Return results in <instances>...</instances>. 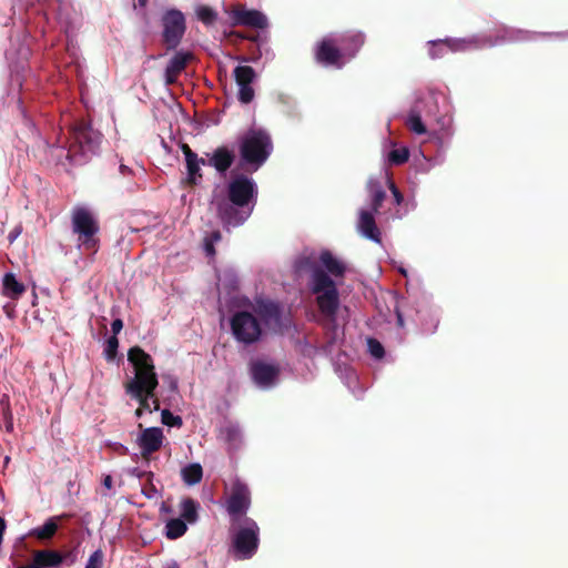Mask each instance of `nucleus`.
Wrapping results in <instances>:
<instances>
[{
    "label": "nucleus",
    "mask_w": 568,
    "mask_h": 568,
    "mask_svg": "<svg viewBox=\"0 0 568 568\" xmlns=\"http://www.w3.org/2000/svg\"><path fill=\"white\" fill-rule=\"evenodd\" d=\"M103 486L106 488V489H111L112 488V485H113V480H112V477L110 475H105L104 478H103V481H102Z\"/></svg>",
    "instance_id": "obj_48"
},
{
    "label": "nucleus",
    "mask_w": 568,
    "mask_h": 568,
    "mask_svg": "<svg viewBox=\"0 0 568 568\" xmlns=\"http://www.w3.org/2000/svg\"><path fill=\"white\" fill-rule=\"evenodd\" d=\"M153 473H149L145 484L142 486V494L148 499H155L160 496L159 489L153 484Z\"/></svg>",
    "instance_id": "obj_36"
},
{
    "label": "nucleus",
    "mask_w": 568,
    "mask_h": 568,
    "mask_svg": "<svg viewBox=\"0 0 568 568\" xmlns=\"http://www.w3.org/2000/svg\"><path fill=\"white\" fill-rule=\"evenodd\" d=\"M409 152L406 148L395 149L388 153V162L393 165H400L408 161Z\"/></svg>",
    "instance_id": "obj_34"
},
{
    "label": "nucleus",
    "mask_w": 568,
    "mask_h": 568,
    "mask_svg": "<svg viewBox=\"0 0 568 568\" xmlns=\"http://www.w3.org/2000/svg\"><path fill=\"white\" fill-rule=\"evenodd\" d=\"M128 361L132 364L134 376L124 383L125 392L156 390L159 378L153 358L140 346H133L128 352Z\"/></svg>",
    "instance_id": "obj_4"
},
{
    "label": "nucleus",
    "mask_w": 568,
    "mask_h": 568,
    "mask_svg": "<svg viewBox=\"0 0 568 568\" xmlns=\"http://www.w3.org/2000/svg\"><path fill=\"white\" fill-rule=\"evenodd\" d=\"M369 192L372 196V211L377 213L386 199V192L378 182H372L369 184Z\"/></svg>",
    "instance_id": "obj_30"
},
{
    "label": "nucleus",
    "mask_w": 568,
    "mask_h": 568,
    "mask_svg": "<svg viewBox=\"0 0 568 568\" xmlns=\"http://www.w3.org/2000/svg\"><path fill=\"white\" fill-rule=\"evenodd\" d=\"M0 423H3L7 432L13 430V417L7 395H3L0 399Z\"/></svg>",
    "instance_id": "obj_29"
},
{
    "label": "nucleus",
    "mask_w": 568,
    "mask_h": 568,
    "mask_svg": "<svg viewBox=\"0 0 568 568\" xmlns=\"http://www.w3.org/2000/svg\"><path fill=\"white\" fill-rule=\"evenodd\" d=\"M314 58L318 64L335 69H342L347 63L337 38L332 34L317 41L314 47Z\"/></svg>",
    "instance_id": "obj_8"
},
{
    "label": "nucleus",
    "mask_w": 568,
    "mask_h": 568,
    "mask_svg": "<svg viewBox=\"0 0 568 568\" xmlns=\"http://www.w3.org/2000/svg\"><path fill=\"white\" fill-rule=\"evenodd\" d=\"M71 227L78 242L85 250L97 251L100 232L99 221L94 214L84 206H75L71 212Z\"/></svg>",
    "instance_id": "obj_6"
},
{
    "label": "nucleus",
    "mask_w": 568,
    "mask_h": 568,
    "mask_svg": "<svg viewBox=\"0 0 568 568\" xmlns=\"http://www.w3.org/2000/svg\"><path fill=\"white\" fill-rule=\"evenodd\" d=\"M194 59L192 52L178 51L170 59L166 68L172 70V72L181 73L186 68L187 63Z\"/></svg>",
    "instance_id": "obj_26"
},
{
    "label": "nucleus",
    "mask_w": 568,
    "mask_h": 568,
    "mask_svg": "<svg viewBox=\"0 0 568 568\" xmlns=\"http://www.w3.org/2000/svg\"><path fill=\"white\" fill-rule=\"evenodd\" d=\"M298 272H312V292L316 295L320 312L334 322L339 308V293L333 278L311 256H301L295 262Z\"/></svg>",
    "instance_id": "obj_2"
},
{
    "label": "nucleus",
    "mask_w": 568,
    "mask_h": 568,
    "mask_svg": "<svg viewBox=\"0 0 568 568\" xmlns=\"http://www.w3.org/2000/svg\"><path fill=\"white\" fill-rule=\"evenodd\" d=\"M204 250L207 256L215 255L214 243H212V240L204 239Z\"/></svg>",
    "instance_id": "obj_43"
},
{
    "label": "nucleus",
    "mask_w": 568,
    "mask_h": 568,
    "mask_svg": "<svg viewBox=\"0 0 568 568\" xmlns=\"http://www.w3.org/2000/svg\"><path fill=\"white\" fill-rule=\"evenodd\" d=\"M258 187L255 181L244 173H232L225 187V197L214 202L216 215L224 226H240L252 214Z\"/></svg>",
    "instance_id": "obj_1"
},
{
    "label": "nucleus",
    "mask_w": 568,
    "mask_h": 568,
    "mask_svg": "<svg viewBox=\"0 0 568 568\" xmlns=\"http://www.w3.org/2000/svg\"><path fill=\"white\" fill-rule=\"evenodd\" d=\"M357 229L366 239L378 244L382 243V233L376 224L374 212L361 210Z\"/></svg>",
    "instance_id": "obj_20"
},
{
    "label": "nucleus",
    "mask_w": 568,
    "mask_h": 568,
    "mask_svg": "<svg viewBox=\"0 0 568 568\" xmlns=\"http://www.w3.org/2000/svg\"><path fill=\"white\" fill-rule=\"evenodd\" d=\"M199 164L200 165H205V164H207V161H205L203 158L199 156Z\"/></svg>",
    "instance_id": "obj_54"
},
{
    "label": "nucleus",
    "mask_w": 568,
    "mask_h": 568,
    "mask_svg": "<svg viewBox=\"0 0 568 568\" xmlns=\"http://www.w3.org/2000/svg\"><path fill=\"white\" fill-rule=\"evenodd\" d=\"M432 57H433V58H436V57H438V54H437V53H435V52H433V53H432Z\"/></svg>",
    "instance_id": "obj_58"
},
{
    "label": "nucleus",
    "mask_w": 568,
    "mask_h": 568,
    "mask_svg": "<svg viewBox=\"0 0 568 568\" xmlns=\"http://www.w3.org/2000/svg\"><path fill=\"white\" fill-rule=\"evenodd\" d=\"M240 169L256 172L273 152L271 135L262 129H251L237 139Z\"/></svg>",
    "instance_id": "obj_3"
},
{
    "label": "nucleus",
    "mask_w": 568,
    "mask_h": 568,
    "mask_svg": "<svg viewBox=\"0 0 568 568\" xmlns=\"http://www.w3.org/2000/svg\"><path fill=\"white\" fill-rule=\"evenodd\" d=\"M149 473L150 471L139 470L138 468H134L133 471H132V474L135 475L140 479H142V478H146L148 479Z\"/></svg>",
    "instance_id": "obj_47"
},
{
    "label": "nucleus",
    "mask_w": 568,
    "mask_h": 568,
    "mask_svg": "<svg viewBox=\"0 0 568 568\" xmlns=\"http://www.w3.org/2000/svg\"><path fill=\"white\" fill-rule=\"evenodd\" d=\"M179 73L172 72L169 68H165L164 79L168 85L174 84L178 81Z\"/></svg>",
    "instance_id": "obj_42"
},
{
    "label": "nucleus",
    "mask_w": 568,
    "mask_h": 568,
    "mask_svg": "<svg viewBox=\"0 0 568 568\" xmlns=\"http://www.w3.org/2000/svg\"><path fill=\"white\" fill-rule=\"evenodd\" d=\"M141 7H145L149 0H138Z\"/></svg>",
    "instance_id": "obj_56"
},
{
    "label": "nucleus",
    "mask_w": 568,
    "mask_h": 568,
    "mask_svg": "<svg viewBox=\"0 0 568 568\" xmlns=\"http://www.w3.org/2000/svg\"><path fill=\"white\" fill-rule=\"evenodd\" d=\"M143 413H144V410L141 407H138L135 410V416L138 418H140V417H142Z\"/></svg>",
    "instance_id": "obj_53"
},
{
    "label": "nucleus",
    "mask_w": 568,
    "mask_h": 568,
    "mask_svg": "<svg viewBox=\"0 0 568 568\" xmlns=\"http://www.w3.org/2000/svg\"><path fill=\"white\" fill-rule=\"evenodd\" d=\"M164 568H180V565L175 560H171V561L166 562Z\"/></svg>",
    "instance_id": "obj_52"
},
{
    "label": "nucleus",
    "mask_w": 568,
    "mask_h": 568,
    "mask_svg": "<svg viewBox=\"0 0 568 568\" xmlns=\"http://www.w3.org/2000/svg\"><path fill=\"white\" fill-rule=\"evenodd\" d=\"M104 555L101 549L95 550L88 559L85 568H102Z\"/></svg>",
    "instance_id": "obj_39"
},
{
    "label": "nucleus",
    "mask_w": 568,
    "mask_h": 568,
    "mask_svg": "<svg viewBox=\"0 0 568 568\" xmlns=\"http://www.w3.org/2000/svg\"><path fill=\"white\" fill-rule=\"evenodd\" d=\"M209 155L207 165L214 168L219 173H225L235 161V153L226 145L217 146Z\"/></svg>",
    "instance_id": "obj_19"
},
{
    "label": "nucleus",
    "mask_w": 568,
    "mask_h": 568,
    "mask_svg": "<svg viewBox=\"0 0 568 568\" xmlns=\"http://www.w3.org/2000/svg\"><path fill=\"white\" fill-rule=\"evenodd\" d=\"M162 38L168 50H175L185 33V18L178 9L168 10L162 17Z\"/></svg>",
    "instance_id": "obj_9"
},
{
    "label": "nucleus",
    "mask_w": 568,
    "mask_h": 568,
    "mask_svg": "<svg viewBox=\"0 0 568 568\" xmlns=\"http://www.w3.org/2000/svg\"><path fill=\"white\" fill-rule=\"evenodd\" d=\"M250 372L254 383L261 387L272 386L280 375V368L263 361L251 363Z\"/></svg>",
    "instance_id": "obj_13"
},
{
    "label": "nucleus",
    "mask_w": 568,
    "mask_h": 568,
    "mask_svg": "<svg viewBox=\"0 0 568 568\" xmlns=\"http://www.w3.org/2000/svg\"><path fill=\"white\" fill-rule=\"evenodd\" d=\"M60 518L61 517L49 518L41 527L34 528L31 531V535L37 537L40 540L51 539L55 535V532L59 528L57 520Z\"/></svg>",
    "instance_id": "obj_25"
},
{
    "label": "nucleus",
    "mask_w": 568,
    "mask_h": 568,
    "mask_svg": "<svg viewBox=\"0 0 568 568\" xmlns=\"http://www.w3.org/2000/svg\"><path fill=\"white\" fill-rule=\"evenodd\" d=\"M503 40L505 41H531L536 38L537 33L521 29H506Z\"/></svg>",
    "instance_id": "obj_31"
},
{
    "label": "nucleus",
    "mask_w": 568,
    "mask_h": 568,
    "mask_svg": "<svg viewBox=\"0 0 568 568\" xmlns=\"http://www.w3.org/2000/svg\"><path fill=\"white\" fill-rule=\"evenodd\" d=\"M235 82L239 85V101L248 104L254 99L252 83L256 78L254 69L250 65H237L233 71Z\"/></svg>",
    "instance_id": "obj_11"
},
{
    "label": "nucleus",
    "mask_w": 568,
    "mask_h": 568,
    "mask_svg": "<svg viewBox=\"0 0 568 568\" xmlns=\"http://www.w3.org/2000/svg\"><path fill=\"white\" fill-rule=\"evenodd\" d=\"M408 128L417 133V134H424L426 133V126L422 121V118L417 113H410L407 120Z\"/></svg>",
    "instance_id": "obj_37"
},
{
    "label": "nucleus",
    "mask_w": 568,
    "mask_h": 568,
    "mask_svg": "<svg viewBox=\"0 0 568 568\" xmlns=\"http://www.w3.org/2000/svg\"><path fill=\"white\" fill-rule=\"evenodd\" d=\"M389 190L393 193V196H394V200H395L396 204L400 205L402 202L404 201V196L400 193V191L398 190V187L395 185V183L392 182V181H389Z\"/></svg>",
    "instance_id": "obj_41"
},
{
    "label": "nucleus",
    "mask_w": 568,
    "mask_h": 568,
    "mask_svg": "<svg viewBox=\"0 0 568 568\" xmlns=\"http://www.w3.org/2000/svg\"><path fill=\"white\" fill-rule=\"evenodd\" d=\"M396 316H397V324H398V326L403 327L404 326V320H403L402 313L398 310H396Z\"/></svg>",
    "instance_id": "obj_51"
},
{
    "label": "nucleus",
    "mask_w": 568,
    "mask_h": 568,
    "mask_svg": "<svg viewBox=\"0 0 568 568\" xmlns=\"http://www.w3.org/2000/svg\"><path fill=\"white\" fill-rule=\"evenodd\" d=\"M120 170H121V172H122V173H124V172H126V171H130V170H129L125 165H123V164L120 166Z\"/></svg>",
    "instance_id": "obj_57"
},
{
    "label": "nucleus",
    "mask_w": 568,
    "mask_h": 568,
    "mask_svg": "<svg viewBox=\"0 0 568 568\" xmlns=\"http://www.w3.org/2000/svg\"><path fill=\"white\" fill-rule=\"evenodd\" d=\"M155 390H150L149 393H144V390H139L136 394L135 392H125L126 395H129L132 399H135L139 403V407H141L144 412H152L151 407V398L154 397Z\"/></svg>",
    "instance_id": "obj_32"
},
{
    "label": "nucleus",
    "mask_w": 568,
    "mask_h": 568,
    "mask_svg": "<svg viewBox=\"0 0 568 568\" xmlns=\"http://www.w3.org/2000/svg\"><path fill=\"white\" fill-rule=\"evenodd\" d=\"M123 328V322L122 320L120 318H116L112 322L111 324V329H112V333H113V336H115L116 334H119L121 332V329Z\"/></svg>",
    "instance_id": "obj_44"
},
{
    "label": "nucleus",
    "mask_w": 568,
    "mask_h": 568,
    "mask_svg": "<svg viewBox=\"0 0 568 568\" xmlns=\"http://www.w3.org/2000/svg\"><path fill=\"white\" fill-rule=\"evenodd\" d=\"M4 530H6V520L2 517H0V544L2 542Z\"/></svg>",
    "instance_id": "obj_50"
},
{
    "label": "nucleus",
    "mask_w": 568,
    "mask_h": 568,
    "mask_svg": "<svg viewBox=\"0 0 568 568\" xmlns=\"http://www.w3.org/2000/svg\"><path fill=\"white\" fill-rule=\"evenodd\" d=\"M234 338L242 344L251 345L260 341L262 325L258 318L248 311H237L230 321Z\"/></svg>",
    "instance_id": "obj_7"
},
{
    "label": "nucleus",
    "mask_w": 568,
    "mask_h": 568,
    "mask_svg": "<svg viewBox=\"0 0 568 568\" xmlns=\"http://www.w3.org/2000/svg\"><path fill=\"white\" fill-rule=\"evenodd\" d=\"M251 504L248 487L236 480L231 488V494L227 499L226 509L231 516H240L246 513Z\"/></svg>",
    "instance_id": "obj_12"
},
{
    "label": "nucleus",
    "mask_w": 568,
    "mask_h": 568,
    "mask_svg": "<svg viewBox=\"0 0 568 568\" xmlns=\"http://www.w3.org/2000/svg\"><path fill=\"white\" fill-rule=\"evenodd\" d=\"M181 475L185 484L195 485L202 480L203 469L200 464H190L182 469Z\"/></svg>",
    "instance_id": "obj_28"
},
{
    "label": "nucleus",
    "mask_w": 568,
    "mask_h": 568,
    "mask_svg": "<svg viewBox=\"0 0 568 568\" xmlns=\"http://www.w3.org/2000/svg\"><path fill=\"white\" fill-rule=\"evenodd\" d=\"M320 260L331 275L336 277L344 275L346 270L345 265L335 258L329 251H323L320 255Z\"/></svg>",
    "instance_id": "obj_22"
},
{
    "label": "nucleus",
    "mask_w": 568,
    "mask_h": 568,
    "mask_svg": "<svg viewBox=\"0 0 568 568\" xmlns=\"http://www.w3.org/2000/svg\"><path fill=\"white\" fill-rule=\"evenodd\" d=\"M206 240H212V243H216L221 241L222 234L220 231H213L210 235L205 237Z\"/></svg>",
    "instance_id": "obj_45"
},
{
    "label": "nucleus",
    "mask_w": 568,
    "mask_h": 568,
    "mask_svg": "<svg viewBox=\"0 0 568 568\" xmlns=\"http://www.w3.org/2000/svg\"><path fill=\"white\" fill-rule=\"evenodd\" d=\"M199 503L193 498L186 497L182 499L180 505L181 518L189 524H194L199 518Z\"/></svg>",
    "instance_id": "obj_23"
},
{
    "label": "nucleus",
    "mask_w": 568,
    "mask_h": 568,
    "mask_svg": "<svg viewBox=\"0 0 568 568\" xmlns=\"http://www.w3.org/2000/svg\"><path fill=\"white\" fill-rule=\"evenodd\" d=\"M233 547L239 559H248L258 547V527L252 521L247 527L240 528L233 539Z\"/></svg>",
    "instance_id": "obj_10"
},
{
    "label": "nucleus",
    "mask_w": 568,
    "mask_h": 568,
    "mask_svg": "<svg viewBox=\"0 0 568 568\" xmlns=\"http://www.w3.org/2000/svg\"><path fill=\"white\" fill-rule=\"evenodd\" d=\"M169 507L165 505V503L162 504L161 506V511H169Z\"/></svg>",
    "instance_id": "obj_55"
},
{
    "label": "nucleus",
    "mask_w": 568,
    "mask_h": 568,
    "mask_svg": "<svg viewBox=\"0 0 568 568\" xmlns=\"http://www.w3.org/2000/svg\"><path fill=\"white\" fill-rule=\"evenodd\" d=\"M151 402H152V405H151L152 412L153 410L154 412L159 410L160 409V400H159V398H158V396L155 394H154V397L151 398Z\"/></svg>",
    "instance_id": "obj_49"
},
{
    "label": "nucleus",
    "mask_w": 568,
    "mask_h": 568,
    "mask_svg": "<svg viewBox=\"0 0 568 568\" xmlns=\"http://www.w3.org/2000/svg\"><path fill=\"white\" fill-rule=\"evenodd\" d=\"M118 347H119V341H118L116 336L109 337L106 341L105 349H104V354H105V357L108 361H112L115 358Z\"/></svg>",
    "instance_id": "obj_38"
},
{
    "label": "nucleus",
    "mask_w": 568,
    "mask_h": 568,
    "mask_svg": "<svg viewBox=\"0 0 568 568\" xmlns=\"http://www.w3.org/2000/svg\"><path fill=\"white\" fill-rule=\"evenodd\" d=\"M181 150L185 159L187 173L186 181L190 185H196L203 176L201 165L199 164V155L186 143L181 145Z\"/></svg>",
    "instance_id": "obj_21"
},
{
    "label": "nucleus",
    "mask_w": 568,
    "mask_h": 568,
    "mask_svg": "<svg viewBox=\"0 0 568 568\" xmlns=\"http://www.w3.org/2000/svg\"><path fill=\"white\" fill-rule=\"evenodd\" d=\"M336 38L346 62L354 59L365 43V36L361 31H348Z\"/></svg>",
    "instance_id": "obj_15"
},
{
    "label": "nucleus",
    "mask_w": 568,
    "mask_h": 568,
    "mask_svg": "<svg viewBox=\"0 0 568 568\" xmlns=\"http://www.w3.org/2000/svg\"><path fill=\"white\" fill-rule=\"evenodd\" d=\"M254 313L266 325L276 327L281 325L282 312L280 305L272 301H256Z\"/></svg>",
    "instance_id": "obj_16"
},
{
    "label": "nucleus",
    "mask_w": 568,
    "mask_h": 568,
    "mask_svg": "<svg viewBox=\"0 0 568 568\" xmlns=\"http://www.w3.org/2000/svg\"><path fill=\"white\" fill-rule=\"evenodd\" d=\"M161 419H162V423L169 427L180 428L183 425V420H182L181 416L174 415L169 409H163L161 412Z\"/></svg>",
    "instance_id": "obj_35"
},
{
    "label": "nucleus",
    "mask_w": 568,
    "mask_h": 568,
    "mask_svg": "<svg viewBox=\"0 0 568 568\" xmlns=\"http://www.w3.org/2000/svg\"><path fill=\"white\" fill-rule=\"evenodd\" d=\"M163 432L159 427H150L143 429L140 437L138 438V445L141 448V455L144 459L158 452L163 443Z\"/></svg>",
    "instance_id": "obj_14"
},
{
    "label": "nucleus",
    "mask_w": 568,
    "mask_h": 568,
    "mask_svg": "<svg viewBox=\"0 0 568 568\" xmlns=\"http://www.w3.org/2000/svg\"><path fill=\"white\" fill-rule=\"evenodd\" d=\"M72 142L67 158L74 165L85 163L90 154L95 153L101 142V134L84 121L78 122L71 131Z\"/></svg>",
    "instance_id": "obj_5"
},
{
    "label": "nucleus",
    "mask_w": 568,
    "mask_h": 568,
    "mask_svg": "<svg viewBox=\"0 0 568 568\" xmlns=\"http://www.w3.org/2000/svg\"><path fill=\"white\" fill-rule=\"evenodd\" d=\"M234 24L246 26L257 29L267 27L266 17L258 10H247L244 8H235L232 12Z\"/></svg>",
    "instance_id": "obj_17"
},
{
    "label": "nucleus",
    "mask_w": 568,
    "mask_h": 568,
    "mask_svg": "<svg viewBox=\"0 0 568 568\" xmlns=\"http://www.w3.org/2000/svg\"><path fill=\"white\" fill-rule=\"evenodd\" d=\"M63 561L64 556L57 550H37L33 552L32 562L17 568H51L60 566Z\"/></svg>",
    "instance_id": "obj_18"
},
{
    "label": "nucleus",
    "mask_w": 568,
    "mask_h": 568,
    "mask_svg": "<svg viewBox=\"0 0 568 568\" xmlns=\"http://www.w3.org/2000/svg\"><path fill=\"white\" fill-rule=\"evenodd\" d=\"M24 291V285L18 282L14 274L7 273L3 276V292L6 296L10 298H18Z\"/></svg>",
    "instance_id": "obj_24"
},
{
    "label": "nucleus",
    "mask_w": 568,
    "mask_h": 568,
    "mask_svg": "<svg viewBox=\"0 0 568 568\" xmlns=\"http://www.w3.org/2000/svg\"><path fill=\"white\" fill-rule=\"evenodd\" d=\"M21 233V227H16L13 229L9 235H8V240L10 243H12L18 236L19 234Z\"/></svg>",
    "instance_id": "obj_46"
},
{
    "label": "nucleus",
    "mask_w": 568,
    "mask_h": 568,
    "mask_svg": "<svg viewBox=\"0 0 568 568\" xmlns=\"http://www.w3.org/2000/svg\"><path fill=\"white\" fill-rule=\"evenodd\" d=\"M186 530V521L182 518H172L165 525V536L171 540L182 537Z\"/></svg>",
    "instance_id": "obj_27"
},
{
    "label": "nucleus",
    "mask_w": 568,
    "mask_h": 568,
    "mask_svg": "<svg viewBox=\"0 0 568 568\" xmlns=\"http://www.w3.org/2000/svg\"><path fill=\"white\" fill-rule=\"evenodd\" d=\"M195 12L197 19L205 26L214 24L217 19V12L209 6H199Z\"/></svg>",
    "instance_id": "obj_33"
},
{
    "label": "nucleus",
    "mask_w": 568,
    "mask_h": 568,
    "mask_svg": "<svg viewBox=\"0 0 568 568\" xmlns=\"http://www.w3.org/2000/svg\"><path fill=\"white\" fill-rule=\"evenodd\" d=\"M368 349L375 358H382L385 354L383 345L375 338H368Z\"/></svg>",
    "instance_id": "obj_40"
}]
</instances>
